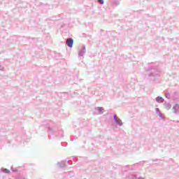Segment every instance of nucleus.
<instances>
[{
	"instance_id": "nucleus-1",
	"label": "nucleus",
	"mask_w": 179,
	"mask_h": 179,
	"mask_svg": "<svg viewBox=\"0 0 179 179\" xmlns=\"http://www.w3.org/2000/svg\"><path fill=\"white\" fill-rule=\"evenodd\" d=\"M66 44L68 47H70V48H72V47L73 46V39L68 38L66 41Z\"/></svg>"
},
{
	"instance_id": "nucleus-2",
	"label": "nucleus",
	"mask_w": 179,
	"mask_h": 179,
	"mask_svg": "<svg viewBox=\"0 0 179 179\" xmlns=\"http://www.w3.org/2000/svg\"><path fill=\"white\" fill-rule=\"evenodd\" d=\"M114 119L115 120L117 124H118V125H122V121L121 120H120L118 117H117V116L115 115H114Z\"/></svg>"
},
{
	"instance_id": "nucleus-3",
	"label": "nucleus",
	"mask_w": 179,
	"mask_h": 179,
	"mask_svg": "<svg viewBox=\"0 0 179 179\" xmlns=\"http://www.w3.org/2000/svg\"><path fill=\"white\" fill-rule=\"evenodd\" d=\"M163 98L161 96H157L156 99V101H157V103H163Z\"/></svg>"
},
{
	"instance_id": "nucleus-4",
	"label": "nucleus",
	"mask_w": 179,
	"mask_h": 179,
	"mask_svg": "<svg viewBox=\"0 0 179 179\" xmlns=\"http://www.w3.org/2000/svg\"><path fill=\"white\" fill-rule=\"evenodd\" d=\"M3 172L6 173V174H8V173H10V171H9V169H3Z\"/></svg>"
},
{
	"instance_id": "nucleus-5",
	"label": "nucleus",
	"mask_w": 179,
	"mask_h": 179,
	"mask_svg": "<svg viewBox=\"0 0 179 179\" xmlns=\"http://www.w3.org/2000/svg\"><path fill=\"white\" fill-rule=\"evenodd\" d=\"M99 2H100V3H102V5L103 3H104V1L103 0H99Z\"/></svg>"
}]
</instances>
